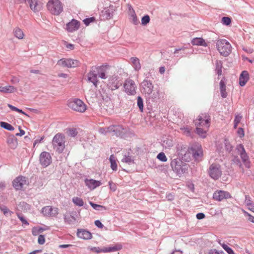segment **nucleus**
Returning a JSON list of instances; mask_svg holds the SVG:
<instances>
[{
	"mask_svg": "<svg viewBox=\"0 0 254 254\" xmlns=\"http://www.w3.org/2000/svg\"><path fill=\"white\" fill-rule=\"evenodd\" d=\"M154 88V86L152 83V82L147 79H145L140 84V90L141 92L145 95L147 97H150L151 95L153 89Z\"/></svg>",
	"mask_w": 254,
	"mask_h": 254,
	"instance_id": "obj_10",
	"label": "nucleus"
},
{
	"mask_svg": "<svg viewBox=\"0 0 254 254\" xmlns=\"http://www.w3.org/2000/svg\"><path fill=\"white\" fill-rule=\"evenodd\" d=\"M220 84V90L221 95L222 98H225L227 96V93L226 91V85L224 81L221 80L219 83Z\"/></svg>",
	"mask_w": 254,
	"mask_h": 254,
	"instance_id": "obj_32",
	"label": "nucleus"
},
{
	"mask_svg": "<svg viewBox=\"0 0 254 254\" xmlns=\"http://www.w3.org/2000/svg\"><path fill=\"white\" fill-rule=\"evenodd\" d=\"M122 162L127 163L128 165H130L134 163V158L129 152H128L127 153H126L124 155L123 158L122 159Z\"/></svg>",
	"mask_w": 254,
	"mask_h": 254,
	"instance_id": "obj_27",
	"label": "nucleus"
},
{
	"mask_svg": "<svg viewBox=\"0 0 254 254\" xmlns=\"http://www.w3.org/2000/svg\"><path fill=\"white\" fill-rule=\"evenodd\" d=\"M223 249L228 253V254H236L234 251L227 245H223Z\"/></svg>",
	"mask_w": 254,
	"mask_h": 254,
	"instance_id": "obj_51",
	"label": "nucleus"
},
{
	"mask_svg": "<svg viewBox=\"0 0 254 254\" xmlns=\"http://www.w3.org/2000/svg\"><path fill=\"white\" fill-rule=\"evenodd\" d=\"M189 152H190L194 159L199 162L202 160L203 153L202 146L198 143H195L190 148Z\"/></svg>",
	"mask_w": 254,
	"mask_h": 254,
	"instance_id": "obj_8",
	"label": "nucleus"
},
{
	"mask_svg": "<svg viewBox=\"0 0 254 254\" xmlns=\"http://www.w3.org/2000/svg\"><path fill=\"white\" fill-rule=\"evenodd\" d=\"M109 185L110 186V188L112 190L115 191L116 190L117 186L115 184H114L112 181H110L109 182Z\"/></svg>",
	"mask_w": 254,
	"mask_h": 254,
	"instance_id": "obj_60",
	"label": "nucleus"
},
{
	"mask_svg": "<svg viewBox=\"0 0 254 254\" xmlns=\"http://www.w3.org/2000/svg\"><path fill=\"white\" fill-rule=\"evenodd\" d=\"M171 166L173 170L176 173L181 175L187 170V165L180 159L176 158L172 160Z\"/></svg>",
	"mask_w": 254,
	"mask_h": 254,
	"instance_id": "obj_6",
	"label": "nucleus"
},
{
	"mask_svg": "<svg viewBox=\"0 0 254 254\" xmlns=\"http://www.w3.org/2000/svg\"><path fill=\"white\" fill-rule=\"evenodd\" d=\"M7 142L12 149H15L17 147V138L14 135L9 136L7 138Z\"/></svg>",
	"mask_w": 254,
	"mask_h": 254,
	"instance_id": "obj_28",
	"label": "nucleus"
},
{
	"mask_svg": "<svg viewBox=\"0 0 254 254\" xmlns=\"http://www.w3.org/2000/svg\"><path fill=\"white\" fill-rule=\"evenodd\" d=\"M124 87L125 92L128 95H134L136 94V85L135 82L132 79L126 80Z\"/></svg>",
	"mask_w": 254,
	"mask_h": 254,
	"instance_id": "obj_12",
	"label": "nucleus"
},
{
	"mask_svg": "<svg viewBox=\"0 0 254 254\" xmlns=\"http://www.w3.org/2000/svg\"><path fill=\"white\" fill-rule=\"evenodd\" d=\"M48 10L53 14L58 15L63 11V6L59 0H49L47 4Z\"/></svg>",
	"mask_w": 254,
	"mask_h": 254,
	"instance_id": "obj_4",
	"label": "nucleus"
},
{
	"mask_svg": "<svg viewBox=\"0 0 254 254\" xmlns=\"http://www.w3.org/2000/svg\"><path fill=\"white\" fill-rule=\"evenodd\" d=\"M31 10L34 12L38 11L41 9V5L38 3V0H27Z\"/></svg>",
	"mask_w": 254,
	"mask_h": 254,
	"instance_id": "obj_25",
	"label": "nucleus"
},
{
	"mask_svg": "<svg viewBox=\"0 0 254 254\" xmlns=\"http://www.w3.org/2000/svg\"><path fill=\"white\" fill-rule=\"evenodd\" d=\"M233 161L234 163L236 164L237 165H238L240 166H241L242 164H241V161L238 156H234Z\"/></svg>",
	"mask_w": 254,
	"mask_h": 254,
	"instance_id": "obj_61",
	"label": "nucleus"
},
{
	"mask_svg": "<svg viewBox=\"0 0 254 254\" xmlns=\"http://www.w3.org/2000/svg\"><path fill=\"white\" fill-rule=\"evenodd\" d=\"M222 62L219 60H217L215 63V71L216 73L220 76L222 74V68L223 67Z\"/></svg>",
	"mask_w": 254,
	"mask_h": 254,
	"instance_id": "obj_35",
	"label": "nucleus"
},
{
	"mask_svg": "<svg viewBox=\"0 0 254 254\" xmlns=\"http://www.w3.org/2000/svg\"><path fill=\"white\" fill-rule=\"evenodd\" d=\"M110 133L113 135L123 137L127 131V128L124 127L122 125H113L108 127Z\"/></svg>",
	"mask_w": 254,
	"mask_h": 254,
	"instance_id": "obj_11",
	"label": "nucleus"
},
{
	"mask_svg": "<svg viewBox=\"0 0 254 254\" xmlns=\"http://www.w3.org/2000/svg\"><path fill=\"white\" fill-rule=\"evenodd\" d=\"M196 127H202L209 128L210 125V117L208 114H201L194 121Z\"/></svg>",
	"mask_w": 254,
	"mask_h": 254,
	"instance_id": "obj_7",
	"label": "nucleus"
},
{
	"mask_svg": "<svg viewBox=\"0 0 254 254\" xmlns=\"http://www.w3.org/2000/svg\"><path fill=\"white\" fill-rule=\"evenodd\" d=\"M17 91V88L12 85L0 86V92L3 93H12Z\"/></svg>",
	"mask_w": 254,
	"mask_h": 254,
	"instance_id": "obj_26",
	"label": "nucleus"
},
{
	"mask_svg": "<svg viewBox=\"0 0 254 254\" xmlns=\"http://www.w3.org/2000/svg\"><path fill=\"white\" fill-rule=\"evenodd\" d=\"M209 176L213 179L218 180L222 175L221 166L218 164L213 163L208 170Z\"/></svg>",
	"mask_w": 254,
	"mask_h": 254,
	"instance_id": "obj_9",
	"label": "nucleus"
},
{
	"mask_svg": "<svg viewBox=\"0 0 254 254\" xmlns=\"http://www.w3.org/2000/svg\"><path fill=\"white\" fill-rule=\"evenodd\" d=\"M241 116L239 115L236 116L234 121V123H236V124H239L241 120Z\"/></svg>",
	"mask_w": 254,
	"mask_h": 254,
	"instance_id": "obj_64",
	"label": "nucleus"
},
{
	"mask_svg": "<svg viewBox=\"0 0 254 254\" xmlns=\"http://www.w3.org/2000/svg\"><path fill=\"white\" fill-rule=\"evenodd\" d=\"M7 106L12 111L17 112L18 113H21V114L26 116L29 117V116L27 114H26L25 112H24L22 110H20V109H19L10 104H8Z\"/></svg>",
	"mask_w": 254,
	"mask_h": 254,
	"instance_id": "obj_45",
	"label": "nucleus"
},
{
	"mask_svg": "<svg viewBox=\"0 0 254 254\" xmlns=\"http://www.w3.org/2000/svg\"><path fill=\"white\" fill-rule=\"evenodd\" d=\"M137 106L141 112L143 111V100L140 96L137 97Z\"/></svg>",
	"mask_w": 254,
	"mask_h": 254,
	"instance_id": "obj_46",
	"label": "nucleus"
},
{
	"mask_svg": "<svg viewBox=\"0 0 254 254\" xmlns=\"http://www.w3.org/2000/svg\"><path fill=\"white\" fill-rule=\"evenodd\" d=\"M28 180L22 176L16 177L12 182L13 187L16 190H22L25 186H28Z\"/></svg>",
	"mask_w": 254,
	"mask_h": 254,
	"instance_id": "obj_15",
	"label": "nucleus"
},
{
	"mask_svg": "<svg viewBox=\"0 0 254 254\" xmlns=\"http://www.w3.org/2000/svg\"><path fill=\"white\" fill-rule=\"evenodd\" d=\"M77 236L78 238L85 240H90L92 238V233L89 231L83 229H78L77 230Z\"/></svg>",
	"mask_w": 254,
	"mask_h": 254,
	"instance_id": "obj_19",
	"label": "nucleus"
},
{
	"mask_svg": "<svg viewBox=\"0 0 254 254\" xmlns=\"http://www.w3.org/2000/svg\"><path fill=\"white\" fill-rule=\"evenodd\" d=\"M85 184L88 189L91 190H93L102 185V183L100 181H96L92 179H86L85 180Z\"/></svg>",
	"mask_w": 254,
	"mask_h": 254,
	"instance_id": "obj_21",
	"label": "nucleus"
},
{
	"mask_svg": "<svg viewBox=\"0 0 254 254\" xmlns=\"http://www.w3.org/2000/svg\"><path fill=\"white\" fill-rule=\"evenodd\" d=\"M19 81H20L18 77H15V76H12V77L11 78V79L10 80L11 82L13 84L17 83L19 82Z\"/></svg>",
	"mask_w": 254,
	"mask_h": 254,
	"instance_id": "obj_62",
	"label": "nucleus"
},
{
	"mask_svg": "<svg viewBox=\"0 0 254 254\" xmlns=\"http://www.w3.org/2000/svg\"><path fill=\"white\" fill-rule=\"evenodd\" d=\"M192 127L189 126L184 127H183L181 128V130L182 131L183 133L188 136L192 137Z\"/></svg>",
	"mask_w": 254,
	"mask_h": 254,
	"instance_id": "obj_34",
	"label": "nucleus"
},
{
	"mask_svg": "<svg viewBox=\"0 0 254 254\" xmlns=\"http://www.w3.org/2000/svg\"><path fill=\"white\" fill-rule=\"evenodd\" d=\"M130 21L134 25H138L139 23V21L137 17L136 14L134 11H133V13L130 15Z\"/></svg>",
	"mask_w": 254,
	"mask_h": 254,
	"instance_id": "obj_43",
	"label": "nucleus"
},
{
	"mask_svg": "<svg viewBox=\"0 0 254 254\" xmlns=\"http://www.w3.org/2000/svg\"><path fill=\"white\" fill-rule=\"evenodd\" d=\"M243 213L246 217H248V219L249 221L254 223V216L251 215L248 212L243 210Z\"/></svg>",
	"mask_w": 254,
	"mask_h": 254,
	"instance_id": "obj_52",
	"label": "nucleus"
},
{
	"mask_svg": "<svg viewBox=\"0 0 254 254\" xmlns=\"http://www.w3.org/2000/svg\"><path fill=\"white\" fill-rule=\"evenodd\" d=\"M65 222L70 224L75 221V218L72 215H65L64 217Z\"/></svg>",
	"mask_w": 254,
	"mask_h": 254,
	"instance_id": "obj_42",
	"label": "nucleus"
},
{
	"mask_svg": "<svg viewBox=\"0 0 254 254\" xmlns=\"http://www.w3.org/2000/svg\"><path fill=\"white\" fill-rule=\"evenodd\" d=\"M0 125L1 127L8 130L11 131L13 130L14 129V128L10 124L6 122H1L0 123Z\"/></svg>",
	"mask_w": 254,
	"mask_h": 254,
	"instance_id": "obj_41",
	"label": "nucleus"
},
{
	"mask_svg": "<svg viewBox=\"0 0 254 254\" xmlns=\"http://www.w3.org/2000/svg\"><path fill=\"white\" fill-rule=\"evenodd\" d=\"M77 134V131L76 129L71 128L69 129V134L72 137L75 136Z\"/></svg>",
	"mask_w": 254,
	"mask_h": 254,
	"instance_id": "obj_59",
	"label": "nucleus"
},
{
	"mask_svg": "<svg viewBox=\"0 0 254 254\" xmlns=\"http://www.w3.org/2000/svg\"><path fill=\"white\" fill-rule=\"evenodd\" d=\"M191 44L193 45L207 46L205 41L201 38H193L191 41Z\"/></svg>",
	"mask_w": 254,
	"mask_h": 254,
	"instance_id": "obj_33",
	"label": "nucleus"
},
{
	"mask_svg": "<svg viewBox=\"0 0 254 254\" xmlns=\"http://www.w3.org/2000/svg\"><path fill=\"white\" fill-rule=\"evenodd\" d=\"M122 84V82L116 77H112L110 79L109 86L112 90H115L118 89Z\"/></svg>",
	"mask_w": 254,
	"mask_h": 254,
	"instance_id": "obj_23",
	"label": "nucleus"
},
{
	"mask_svg": "<svg viewBox=\"0 0 254 254\" xmlns=\"http://www.w3.org/2000/svg\"><path fill=\"white\" fill-rule=\"evenodd\" d=\"M73 203L76 206H82L84 205V201L83 199L78 197H73L72 199Z\"/></svg>",
	"mask_w": 254,
	"mask_h": 254,
	"instance_id": "obj_38",
	"label": "nucleus"
},
{
	"mask_svg": "<svg viewBox=\"0 0 254 254\" xmlns=\"http://www.w3.org/2000/svg\"><path fill=\"white\" fill-rule=\"evenodd\" d=\"M121 249V247H118L117 246L106 247L102 249V252L103 253H110L117 251Z\"/></svg>",
	"mask_w": 254,
	"mask_h": 254,
	"instance_id": "obj_39",
	"label": "nucleus"
},
{
	"mask_svg": "<svg viewBox=\"0 0 254 254\" xmlns=\"http://www.w3.org/2000/svg\"><path fill=\"white\" fill-rule=\"evenodd\" d=\"M249 79V73L246 70L242 72L239 77V84L241 86H244Z\"/></svg>",
	"mask_w": 254,
	"mask_h": 254,
	"instance_id": "obj_24",
	"label": "nucleus"
},
{
	"mask_svg": "<svg viewBox=\"0 0 254 254\" xmlns=\"http://www.w3.org/2000/svg\"><path fill=\"white\" fill-rule=\"evenodd\" d=\"M208 128L202 127H196V133L201 137L204 138L206 137L207 131Z\"/></svg>",
	"mask_w": 254,
	"mask_h": 254,
	"instance_id": "obj_31",
	"label": "nucleus"
},
{
	"mask_svg": "<svg viewBox=\"0 0 254 254\" xmlns=\"http://www.w3.org/2000/svg\"><path fill=\"white\" fill-rule=\"evenodd\" d=\"M67 105L71 110L77 112L84 113L86 110V105L81 100L77 98L68 100Z\"/></svg>",
	"mask_w": 254,
	"mask_h": 254,
	"instance_id": "obj_3",
	"label": "nucleus"
},
{
	"mask_svg": "<svg viewBox=\"0 0 254 254\" xmlns=\"http://www.w3.org/2000/svg\"><path fill=\"white\" fill-rule=\"evenodd\" d=\"M157 158L162 162H166L167 160V158L163 152L159 153L157 155Z\"/></svg>",
	"mask_w": 254,
	"mask_h": 254,
	"instance_id": "obj_48",
	"label": "nucleus"
},
{
	"mask_svg": "<svg viewBox=\"0 0 254 254\" xmlns=\"http://www.w3.org/2000/svg\"><path fill=\"white\" fill-rule=\"evenodd\" d=\"M114 9L113 7H109L105 8L101 12V17L102 19H110L112 18L114 14Z\"/></svg>",
	"mask_w": 254,
	"mask_h": 254,
	"instance_id": "obj_22",
	"label": "nucleus"
},
{
	"mask_svg": "<svg viewBox=\"0 0 254 254\" xmlns=\"http://www.w3.org/2000/svg\"><path fill=\"white\" fill-rule=\"evenodd\" d=\"M52 143L54 149L60 153H62L65 148V137L62 133L56 134L52 140Z\"/></svg>",
	"mask_w": 254,
	"mask_h": 254,
	"instance_id": "obj_1",
	"label": "nucleus"
},
{
	"mask_svg": "<svg viewBox=\"0 0 254 254\" xmlns=\"http://www.w3.org/2000/svg\"><path fill=\"white\" fill-rule=\"evenodd\" d=\"M41 212L45 216L53 217L58 215L59 209L52 206H46L42 208Z\"/></svg>",
	"mask_w": 254,
	"mask_h": 254,
	"instance_id": "obj_17",
	"label": "nucleus"
},
{
	"mask_svg": "<svg viewBox=\"0 0 254 254\" xmlns=\"http://www.w3.org/2000/svg\"><path fill=\"white\" fill-rule=\"evenodd\" d=\"M17 216L18 217V218L20 220V221L22 222V223L24 224H25L26 225H29V223L28 221L25 219V218L23 217V215L21 214L17 213Z\"/></svg>",
	"mask_w": 254,
	"mask_h": 254,
	"instance_id": "obj_53",
	"label": "nucleus"
},
{
	"mask_svg": "<svg viewBox=\"0 0 254 254\" xmlns=\"http://www.w3.org/2000/svg\"><path fill=\"white\" fill-rule=\"evenodd\" d=\"M109 160L111 163V168L113 171H116L117 170L118 167L116 160V157L114 155H111L110 157Z\"/></svg>",
	"mask_w": 254,
	"mask_h": 254,
	"instance_id": "obj_37",
	"label": "nucleus"
},
{
	"mask_svg": "<svg viewBox=\"0 0 254 254\" xmlns=\"http://www.w3.org/2000/svg\"><path fill=\"white\" fill-rule=\"evenodd\" d=\"M0 210H1L4 215H7L9 214L10 215L12 213L11 212L6 206L4 205H0Z\"/></svg>",
	"mask_w": 254,
	"mask_h": 254,
	"instance_id": "obj_44",
	"label": "nucleus"
},
{
	"mask_svg": "<svg viewBox=\"0 0 254 254\" xmlns=\"http://www.w3.org/2000/svg\"><path fill=\"white\" fill-rule=\"evenodd\" d=\"M39 162L43 167L46 168L52 163V156L50 153L43 151L39 156Z\"/></svg>",
	"mask_w": 254,
	"mask_h": 254,
	"instance_id": "obj_16",
	"label": "nucleus"
},
{
	"mask_svg": "<svg viewBox=\"0 0 254 254\" xmlns=\"http://www.w3.org/2000/svg\"><path fill=\"white\" fill-rule=\"evenodd\" d=\"M98 68L99 66H92L90 71L87 74L88 81L92 83L95 87L97 86L98 83V80L97 78L99 73Z\"/></svg>",
	"mask_w": 254,
	"mask_h": 254,
	"instance_id": "obj_13",
	"label": "nucleus"
},
{
	"mask_svg": "<svg viewBox=\"0 0 254 254\" xmlns=\"http://www.w3.org/2000/svg\"><path fill=\"white\" fill-rule=\"evenodd\" d=\"M207 254H225V253L223 251H219L214 249L210 250Z\"/></svg>",
	"mask_w": 254,
	"mask_h": 254,
	"instance_id": "obj_50",
	"label": "nucleus"
},
{
	"mask_svg": "<svg viewBox=\"0 0 254 254\" xmlns=\"http://www.w3.org/2000/svg\"><path fill=\"white\" fill-rule=\"evenodd\" d=\"M108 65H102L99 66V73L98 76L101 79H105L107 78L106 75V69L107 68Z\"/></svg>",
	"mask_w": 254,
	"mask_h": 254,
	"instance_id": "obj_30",
	"label": "nucleus"
},
{
	"mask_svg": "<svg viewBox=\"0 0 254 254\" xmlns=\"http://www.w3.org/2000/svg\"><path fill=\"white\" fill-rule=\"evenodd\" d=\"M57 64L64 67L72 68L78 66L80 64V63L76 60L62 59L58 61Z\"/></svg>",
	"mask_w": 254,
	"mask_h": 254,
	"instance_id": "obj_14",
	"label": "nucleus"
},
{
	"mask_svg": "<svg viewBox=\"0 0 254 254\" xmlns=\"http://www.w3.org/2000/svg\"><path fill=\"white\" fill-rule=\"evenodd\" d=\"M14 36L19 39H22L24 34L22 30L18 27H16L13 30Z\"/></svg>",
	"mask_w": 254,
	"mask_h": 254,
	"instance_id": "obj_36",
	"label": "nucleus"
},
{
	"mask_svg": "<svg viewBox=\"0 0 254 254\" xmlns=\"http://www.w3.org/2000/svg\"><path fill=\"white\" fill-rule=\"evenodd\" d=\"M95 18L94 17L87 18L83 20L84 23L86 26H88L90 23L95 21Z\"/></svg>",
	"mask_w": 254,
	"mask_h": 254,
	"instance_id": "obj_54",
	"label": "nucleus"
},
{
	"mask_svg": "<svg viewBox=\"0 0 254 254\" xmlns=\"http://www.w3.org/2000/svg\"><path fill=\"white\" fill-rule=\"evenodd\" d=\"M231 197V196L228 192L221 190L216 191L213 194V199L219 201Z\"/></svg>",
	"mask_w": 254,
	"mask_h": 254,
	"instance_id": "obj_18",
	"label": "nucleus"
},
{
	"mask_svg": "<svg viewBox=\"0 0 254 254\" xmlns=\"http://www.w3.org/2000/svg\"><path fill=\"white\" fill-rule=\"evenodd\" d=\"M221 21L224 25H229L231 22V19L229 17H223Z\"/></svg>",
	"mask_w": 254,
	"mask_h": 254,
	"instance_id": "obj_49",
	"label": "nucleus"
},
{
	"mask_svg": "<svg viewBox=\"0 0 254 254\" xmlns=\"http://www.w3.org/2000/svg\"><path fill=\"white\" fill-rule=\"evenodd\" d=\"M45 242V236L43 235H40L38 239V243L40 245H43Z\"/></svg>",
	"mask_w": 254,
	"mask_h": 254,
	"instance_id": "obj_56",
	"label": "nucleus"
},
{
	"mask_svg": "<svg viewBox=\"0 0 254 254\" xmlns=\"http://www.w3.org/2000/svg\"><path fill=\"white\" fill-rule=\"evenodd\" d=\"M80 26L79 22L73 19L70 22L66 25V29L69 32H72L77 30Z\"/></svg>",
	"mask_w": 254,
	"mask_h": 254,
	"instance_id": "obj_20",
	"label": "nucleus"
},
{
	"mask_svg": "<svg viewBox=\"0 0 254 254\" xmlns=\"http://www.w3.org/2000/svg\"><path fill=\"white\" fill-rule=\"evenodd\" d=\"M99 132L101 134L106 135L107 133H110V130L108 129V127L106 128L100 127L99 129Z\"/></svg>",
	"mask_w": 254,
	"mask_h": 254,
	"instance_id": "obj_55",
	"label": "nucleus"
},
{
	"mask_svg": "<svg viewBox=\"0 0 254 254\" xmlns=\"http://www.w3.org/2000/svg\"><path fill=\"white\" fill-rule=\"evenodd\" d=\"M216 47L220 54L224 57L228 56L231 52V45L225 39L218 40L216 42Z\"/></svg>",
	"mask_w": 254,
	"mask_h": 254,
	"instance_id": "obj_2",
	"label": "nucleus"
},
{
	"mask_svg": "<svg viewBox=\"0 0 254 254\" xmlns=\"http://www.w3.org/2000/svg\"><path fill=\"white\" fill-rule=\"evenodd\" d=\"M89 204L94 209L96 210L102 211L107 210V208L105 206L94 203L91 201L89 202Z\"/></svg>",
	"mask_w": 254,
	"mask_h": 254,
	"instance_id": "obj_40",
	"label": "nucleus"
},
{
	"mask_svg": "<svg viewBox=\"0 0 254 254\" xmlns=\"http://www.w3.org/2000/svg\"><path fill=\"white\" fill-rule=\"evenodd\" d=\"M130 60L133 67L135 70L138 71L141 69V64L138 58L136 57H131Z\"/></svg>",
	"mask_w": 254,
	"mask_h": 254,
	"instance_id": "obj_29",
	"label": "nucleus"
},
{
	"mask_svg": "<svg viewBox=\"0 0 254 254\" xmlns=\"http://www.w3.org/2000/svg\"><path fill=\"white\" fill-rule=\"evenodd\" d=\"M245 203H246L248 207L250 206V205H252V204H253L251 200V198L249 196L246 195Z\"/></svg>",
	"mask_w": 254,
	"mask_h": 254,
	"instance_id": "obj_58",
	"label": "nucleus"
},
{
	"mask_svg": "<svg viewBox=\"0 0 254 254\" xmlns=\"http://www.w3.org/2000/svg\"><path fill=\"white\" fill-rule=\"evenodd\" d=\"M150 17L148 15H144L141 18V24L142 25H146L150 21Z\"/></svg>",
	"mask_w": 254,
	"mask_h": 254,
	"instance_id": "obj_47",
	"label": "nucleus"
},
{
	"mask_svg": "<svg viewBox=\"0 0 254 254\" xmlns=\"http://www.w3.org/2000/svg\"><path fill=\"white\" fill-rule=\"evenodd\" d=\"M224 144H225V148H226V150L228 151H231L232 149V146L231 145V144L229 142V141L227 140H225Z\"/></svg>",
	"mask_w": 254,
	"mask_h": 254,
	"instance_id": "obj_57",
	"label": "nucleus"
},
{
	"mask_svg": "<svg viewBox=\"0 0 254 254\" xmlns=\"http://www.w3.org/2000/svg\"><path fill=\"white\" fill-rule=\"evenodd\" d=\"M32 234L34 236L38 235L39 234H40V232H39V230H38V227H34L32 229Z\"/></svg>",
	"mask_w": 254,
	"mask_h": 254,
	"instance_id": "obj_63",
	"label": "nucleus"
},
{
	"mask_svg": "<svg viewBox=\"0 0 254 254\" xmlns=\"http://www.w3.org/2000/svg\"><path fill=\"white\" fill-rule=\"evenodd\" d=\"M234 153L239 155L243 163L246 167L249 168L251 166V163L249 159V157L248 155L244 146L241 144L237 145L235 150Z\"/></svg>",
	"mask_w": 254,
	"mask_h": 254,
	"instance_id": "obj_5",
	"label": "nucleus"
}]
</instances>
